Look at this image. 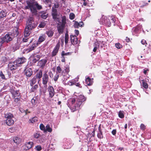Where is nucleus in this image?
Instances as JSON below:
<instances>
[{
	"label": "nucleus",
	"instance_id": "f257e3e1",
	"mask_svg": "<svg viewBox=\"0 0 151 151\" xmlns=\"http://www.w3.org/2000/svg\"><path fill=\"white\" fill-rule=\"evenodd\" d=\"M71 100L70 109L71 112H74L80 108L82 103L86 100V98L84 96L81 95L78 99L73 98Z\"/></svg>",
	"mask_w": 151,
	"mask_h": 151
},
{
	"label": "nucleus",
	"instance_id": "f03ea898",
	"mask_svg": "<svg viewBox=\"0 0 151 151\" xmlns=\"http://www.w3.org/2000/svg\"><path fill=\"white\" fill-rule=\"evenodd\" d=\"M37 26L34 18L32 17H29L26 22V26L24 31V37H26L29 36L31 33V31L35 29Z\"/></svg>",
	"mask_w": 151,
	"mask_h": 151
},
{
	"label": "nucleus",
	"instance_id": "7ed1b4c3",
	"mask_svg": "<svg viewBox=\"0 0 151 151\" xmlns=\"http://www.w3.org/2000/svg\"><path fill=\"white\" fill-rule=\"evenodd\" d=\"M70 71L69 68L68 67H65L64 70H63L60 66L59 65L56 67V73H61V75L65 77Z\"/></svg>",
	"mask_w": 151,
	"mask_h": 151
},
{
	"label": "nucleus",
	"instance_id": "20e7f679",
	"mask_svg": "<svg viewBox=\"0 0 151 151\" xmlns=\"http://www.w3.org/2000/svg\"><path fill=\"white\" fill-rule=\"evenodd\" d=\"M27 6H26L24 7V9L25 10L30 9L32 14H37V11L36 7H35L33 4L29 1L27 2Z\"/></svg>",
	"mask_w": 151,
	"mask_h": 151
},
{
	"label": "nucleus",
	"instance_id": "39448f33",
	"mask_svg": "<svg viewBox=\"0 0 151 151\" xmlns=\"http://www.w3.org/2000/svg\"><path fill=\"white\" fill-rule=\"evenodd\" d=\"M49 78L48 76L46 73H45L42 77V83L45 86H47V83L49 81Z\"/></svg>",
	"mask_w": 151,
	"mask_h": 151
},
{
	"label": "nucleus",
	"instance_id": "423d86ee",
	"mask_svg": "<svg viewBox=\"0 0 151 151\" xmlns=\"http://www.w3.org/2000/svg\"><path fill=\"white\" fill-rule=\"evenodd\" d=\"M60 42H59L57 44L51 52L52 57H53L57 55L60 49Z\"/></svg>",
	"mask_w": 151,
	"mask_h": 151
},
{
	"label": "nucleus",
	"instance_id": "0eeeda50",
	"mask_svg": "<svg viewBox=\"0 0 151 151\" xmlns=\"http://www.w3.org/2000/svg\"><path fill=\"white\" fill-rule=\"evenodd\" d=\"M101 22L102 24L110 27L111 25V22L110 21L109 17L108 18L102 17L101 19Z\"/></svg>",
	"mask_w": 151,
	"mask_h": 151
},
{
	"label": "nucleus",
	"instance_id": "6e6552de",
	"mask_svg": "<svg viewBox=\"0 0 151 151\" xmlns=\"http://www.w3.org/2000/svg\"><path fill=\"white\" fill-rule=\"evenodd\" d=\"M47 91L49 93V97L51 98H53L55 93L53 87L51 86L48 87Z\"/></svg>",
	"mask_w": 151,
	"mask_h": 151
},
{
	"label": "nucleus",
	"instance_id": "1a4fd4ad",
	"mask_svg": "<svg viewBox=\"0 0 151 151\" xmlns=\"http://www.w3.org/2000/svg\"><path fill=\"white\" fill-rule=\"evenodd\" d=\"M8 66L10 69L11 70L17 69L19 67L15 61L10 62L9 63Z\"/></svg>",
	"mask_w": 151,
	"mask_h": 151
},
{
	"label": "nucleus",
	"instance_id": "9d476101",
	"mask_svg": "<svg viewBox=\"0 0 151 151\" xmlns=\"http://www.w3.org/2000/svg\"><path fill=\"white\" fill-rule=\"evenodd\" d=\"M10 33V36H12L13 38L15 37H17L19 35V32L18 31V28L14 27L12 30L9 32Z\"/></svg>",
	"mask_w": 151,
	"mask_h": 151
},
{
	"label": "nucleus",
	"instance_id": "9b49d317",
	"mask_svg": "<svg viewBox=\"0 0 151 151\" xmlns=\"http://www.w3.org/2000/svg\"><path fill=\"white\" fill-rule=\"evenodd\" d=\"M47 59H42L38 62L37 65L42 69L45 66V64L47 62Z\"/></svg>",
	"mask_w": 151,
	"mask_h": 151
},
{
	"label": "nucleus",
	"instance_id": "f8f14e48",
	"mask_svg": "<svg viewBox=\"0 0 151 151\" xmlns=\"http://www.w3.org/2000/svg\"><path fill=\"white\" fill-rule=\"evenodd\" d=\"M70 38L71 42L73 45H76L78 43V38L76 35H70Z\"/></svg>",
	"mask_w": 151,
	"mask_h": 151
},
{
	"label": "nucleus",
	"instance_id": "ddd939ff",
	"mask_svg": "<svg viewBox=\"0 0 151 151\" xmlns=\"http://www.w3.org/2000/svg\"><path fill=\"white\" fill-rule=\"evenodd\" d=\"M26 59L24 57L19 58L15 61L19 67L21 66V64L26 61Z\"/></svg>",
	"mask_w": 151,
	"mask_h": 151
},
{
	"label": "nucleus",
	"instance_id": "4468645a",
	"mask_svg": "<svg viewBox=\"0 0 151 151\" xmlns=\"http://www.w3.org/2000/svg\"><path fill=\"white\" fill-rule=\"evenodd\" d=\"M24 75L28 77H29L32 75L33 72L32 69L30 68H27L24 70Z\"/></svg>",
	"mask_w": 151,
	"mask_h": 151
},
{
	"label": "nucleus",
	"instance_id": "2eb2a0df",
	"mask_svg": "<svg viewBox=\"0 0 151 151\" xmlns=\"http://www.w3.org/2000/svg\"><path fill=\"white\" fill-rule=\"evenodd\" d=\"M13 95L14 98L15 99V101L17 102L20 99V93L19 91H17L15 92Z\"/></svg>",
	"mask_w": 151,
	"mask_h": 151
},
{
	"label": "nucleus",
	"instance_id": "dca6fc26",
	"mask_svg": "<svg viewBox=\"0 0 151 151\" xmlns=\"http://www.w3.org/2000/svg\"><path fill=\"white\" fill-rule=\"evenodd\" d=\"M3 37L5 42L6 43H8L11 41L13 38L12 36H10V33L9 32H8Z\"/></svg>",
	"mask_w": 151,
	"mask_h": 151
},
{
	"label": "nucleus",
	"instance_id": "f3484780",
	"mask_svg": "<svg viewBox=\"0 0 151 151\" xmlns=\"http://www.w3.org/2000/svg\"><path fill=\"white\" fill-rule=\"evenodd\" d=\"M65 27V26L60 24L59 23L57 24V29L59 34H61L63 33Z\"/></svg>",
	"mask_w": 151,
	"mask_h": 151
},
{
	"label": "nucleus",
	"instance_id": "a211bd4d",
	"mask_svg": "<svg viewBox=\"0 0 151 151\" xmlns=\"http://www.w3.org/2000/svg\"><path fill=\"white\" fill-rule=\"evenodd\" d=\"M57 10L56 9H52V16L53 18L54 19V20L57 21L58 22H59V19L57 17L58 14L57 13Z\"/></svg>",
	"mask_w": 151,
	"mask_h": 151
},
{
	"label": "nucleus",
	"instance_id": "6ab92c4d",
	"mask_svg": "<svg viewBox=\"0 0 151 151\" xmlns=\"http://www.w3.org/2000/svg\"><path fill=\"white\" fill-rule=\"evenodd\" d=\"M34 145V143L32 142H26L25 145L26 148L25 149L27 150L32 148Z\"/></svg>",
	"mask_w": 151,
	"mask_h": 151
},
{
	"label": "nucleus",
	"instance_id": "aec40b11",
	"mask_svg": "<svg viewBox=\"0 0 151 151\" xmlns=\"http://www.w3.org/2000/svg\"><path fill=\"white\" fill-rule=\"evenodd\" d=\"M38 44L37 43H33L31 46L29 47L28 48H27L26 50L28 52H29L32 50L35 49V48L38 46Z\"/></svg>",
	"mask_w": 151,
	"mask_h": 151
},
{
	"label": "nucleus",
	"instance_id": "412c9836",
	"mask_svg": "<svg viewBox=\"0 0 151 151\" xmlns=\"http://www.w3.org/2000/svg\"><path fill=\"white\" fill-rule=\"evenodd\" d=\"M93 78L91 79L89 77L86 78L85 80L86 83L89 86L92 85L93 83Z\"/></svg>",
	"mask_w": 151,
	"mask_h": 151
},
{
	"label": "nucleus",
	"instance_id": "4be33fe9",
	"mask_svg": "<svg viewBox=\"0 0 151 151\" xmlns=\"http://www.w3.org/2000/svg\"><path fill=\"white\" fill-rule=\"evenodd\" d=\"M32 87L29 90L30 92H36L38 88V86L37 84L31 86Z\"/></svg>",
	"mask_w": 151,
	"mask_h": 151
},
{
	"label": "nucleus",
	"instance_id": "5701e85b",
	"mask_svg": "<svg viewBox=\"0 0 151 151\" xmlns=\"http://www.w3.org/2000/svg\"><path fill=\"white\" fill-rule=\"evenodd\" d=\"M14 123V120L12 119H6V123L8 126H11L13 125Z\"/></svg>",
	"mask_w": 151,
	"mask_h": 151
},
{
	"label": "nucleus",
	"instance_id": "b1692460",
	"mask_svg": "<svg viewBox=\"0 0 151 151\" xmlns=\"http://www.w3.org/2000/svg\"><path fill=\"white\" fill-rule=\"evenodd\" d=\"M7 12L5 10H3L0 12V19L6 17L7 16Z\"/></svg>",
	"mask_w": 151,
	"mask_h": 151
},
{
	"label": "nucleus",
	"instance_id": "393cba45",
	"mask_svg": "<svg viewBox=\"0 0 151 151\" xmlns=\"http://www.w3.org/2000/svg\"><path fill=\"white\" fill-rule=\"evenodd\" d=\"M20 45L19 43L17 41L14 45L12 46V48L14 51L19 49Z\"/></svg>",
	"mask_w": 151,
	"mask_h": 151
},
{
	"label": "nucleus",
	"instance_id": "a878e982",
	"mask_svg": "<svg viewBox=\"0 0 151 151\" xmlns=\"http://www.w3.org/2000/svg\"><path fill=\"white\" fill-rule=\"evenodd\" d=\"M45 39V38L44 35H42L39 37L38 41L36 42L38 44V45L40 44L41 43L44 41Z\"/></svg>",
	"mask_w": 151,
	"mask_h": 151
},
{
	"label": "nucleus",
	"instance_id": "bb28decb",
	"mask_svg": "<svg viewBox=\"0 0 151 151\" xmlns=\"http://www.w3.org/2000/svg\"><path fill=\"white\" fill-rule=\"evenodd\" d=\"M21 139L20 138L17 137H14L13 138V141L17 145L19 144L21 142Z\"/></svg>",
	"mask_w": 151,
	"mask_h": 151
},
{
	"label": "nucleus",
	"instance_id": "cd10ccee",
	"mask_svg": "<svg viewBox=\"0 0 151 151\" xmlns=\"http://www.w3.org/2000/svg\"><path fill=\"white\" fill-rule=\"evenodd\" d=\"M40 56L39 55H37L34 57V58L32 60V63H36L38 61L40 58Z\"/></svg>",
	"mask_w": 151,
	"mask_h": 151
},
{
	"label": "nucleus",
	"instance_id": "c85d7f7f",
	"mask_svg": "<svg viewBox=\"0 0 151 151\" xmlns=\"http://www.w3.org/2000/svg\"><path fill=\"white\" fill-rule=\"evenodd\" d=\"M46 33L49 37H51L53 35L54 32L52 29H50L46 31Z\"/></svg>",
	"mask_w": 151,
	"mask_h": 151
},
{
	"label": "nucleus",
	"instance_id": "c756f323",
	"mask_svg": "<svg viewBox=\"0 0 151 151\" xmlns=\"http://www.w3.org/2000/svg\"><path fill=\"white\" fill-rule=\"evenodd\" d=\"M61 18V22L60 24L65 26L67 23L66 17L65 16H63Z\"/></svg>",
	"mask_w": 151,
	"mask_h": 151
},
{
	"label": "nucleus",
	"instance_id": "7c9ffc66",
	"mask_svg": "<svg viewBox=\"0 0 151 151\" xmlns=\"http://www.w3.org/2000/svg\"><path fill=\"white\" fill-rule=\"evenodd\" d=\"M42 70H40L37 73L35 76V77H36L37 78H38L40 79L42 77Z\"/></svg>",
	"mask_w": 151,
	"mask_h": 151
},
{
	"label": "nucleus",
	"instance_id": "2f4dec72",
	"mask_svg": "<svg viewBox=\"0 0 151 151\" xmlns=\"http://www.w3.org/2000/svg\"><path fill=\"white\" fill-rule=\"evenodd\" d=\"M37 78L35 77L33 78L30 81V86H32L36 83L37 82Z\"/></svg>",
	"mask_w": 151,
	"mask_h": 151
},
{
	"label": "nucleus",
	"instance_id": "473e14b6",
	"mask_svg": "<svg viewBox=\"0 0 151 151\" xmlns=\"http://www.w3.org/2000/svg\"><path fill=\"white\" fill-rule=\"evenodd\" d=\"M5 117L7 119H11L14 117V116L12 114L9 113L5 114Z\"/></svg>",
	"mask_w": 151,
	"mask_h": 151
},
{
	"label": "nucleus",
	"instance_id": "72a5a7b5",
	"mask_svg": "<svg viewBox=\"0 0 151 151\" xmlns=\"http://www.w3.org/2000/svg\"><path fill=\"white\" fill-rule=\"evenodd\" d=\"M72 54L71 52H67L65 53L64 51H63L61 53V57H65V56H68L71 55Z\"/></svg>",
	"mask_w": 151,
	"mask_h": 151
},
{
	"label": "nucleus",
	"instance_id": "f704fd0d",
	"mask_svg": "<svg viewBox=\"0 0 151 151\" xmlns=\"http://www.w3.org/2000/svg\"><path fill=\"white\" fill-rule=\"evenodd\" d=\"M33 4L35 6V7H36V9L37 10H40L42 8V6L40 5L37 2H36L35 4Z\"/></svg>",
	"mask_w": 151,
	"mask_h": 151
},
{
	"label": "nucleus",
	"instance_id": "c9c22d12",
	"mask_svg": "<svg viewBox=\"0 0 151 151\" xmlns=\"http://www.w3.org/2000/svg\"><path fill=\"white\" fill-rule=\"evenodd\" d=\"M29 121L30 123H33L38 121V118L37 117H35L30 119Z\"/></svg>",
	"mask_w": 151,
	"mask_h": 151
},
{
	"label": "nucleus",
	"instance_id": "e433bc0d",
	"mask_svg": "<svg viewBox=\"0 0 151 151\" xmlns=\"http://www.w3.org/2000/svg\"><path fill=\"white\" fill-rule=\"evenodd\" d=\"M143 87L147 89L148 88V86L147 83L144 80H142Z\"/></svg>",
	"mask_w": 151,
	"mask_h": 151
},
{
	"label": "nucleus",
	"instance_id": "4c0bfd02",
	"mask_svg": "<svg viewBox=\"0 0 151 151\" xmlns=\"http://www.w3.org/2000/svg\"><path fill=\"white\" fill-rule=\"evenodd\" d=\"M69 39V35L67 33L65 34V44H67L68 43V41Z\"/></svg>",
	"mask_w": 151,
	"mask_h": 151
},
{
	"label": "nucleus",
	"instance_id": "58836bf2",
	"mask_svg": "<svg viewBox=\"0 0 151 151\" xmlns=\"http://www.w3.org/2000/svg\"><path fill=\"white\" fill-rule=\"evenodd\" d=\"M48 14L46 12H44L40 15V17L44 19H45L48 17Z\"/></svg>",
	"mask_w": 151,
	"mask_h": 151
},
{
	"label": "nucleus",
	"instance_id": "ea45409f",
	"mask_svg": "<svg viewBox=\"0 0 151 151\" xmlns=\"http://www.w3.org/2000/svg\"><path fill=\"white\" fill-rule=\"evenodd\" d=\"M45 131L46 132L47 131L49 132H51L52 131V129L50 127L49 125H47L46 126Z\"/></svg>",
	"mask_w": 151,
	"mask_h": 151
},
{
	"label": "nucleus",
	"instance_id": "a19ab883",
	"mask_svg": "<svg viewBox=\"0 0 151 151\" xmlns=\"http://www.w3.org/2000/svg\"><path fill=\"white\" fill-rule=\"evenodd\" d=\"M140 5L141 7H143L144 6H147L148 4L145 1H142L140 3Z\"/></svg>",
	"mask_w": 151,
	"mask_h": 151
},
{
	"label": "nucleus",
	"instance_id": "79ce46f5",
	"mask_svg": "<svg viewBox=\"0 0 151 151\" xmlns=\"http://www.w3.org/2000/svg\"><path fill=\"white\" fill-rule=\"evenodd\" d=\"M73 22H74L73 26L75 28H78L79 27H80L79 22H78L77 21L73 20Z\"/></svg>",
	"mask_w": 151,
	"mask_h": 151
},
{
	"label": "nucleus",
	"instance_id": "37998d69",
	"mask_svg": "<svg viewBox=\"0 0 151 151\" xmlns=\"http://www.w3.org/2000/svg\"><path fill=\"white\" fill-rule=\"evenodd\" d=\"M40 129L41 130L43 131L44 133L46 132L45 127L43 124H40Z\"/></svg>",
	"mask_w": 151,
	"mask_h": 151
},
{
	"label": "nucleus",
	"instance_id": "c03bdc74",
	"mask_svg": "<svg viewBox=\"0 0 151 151\" xmlns=\"http://www.w3.org/2000/svg\"><path fill=\"white\" fill-rule=\"evenodd\" d=\"M118 116L119 117L121 118H123L124 117V115L123 111H120L119 112Z\"/></svg>",
	"mask_w": 151,
	"mask_h": 151
},
{
	"label": "nucleus",
	"instance_id": "a18cd8bd",
	"mask_svg": "<svg viewBox=\"0 0 151 151\" xmlns=\"http://www.w3.org/2000/svg\"><path fill=\"white\" fill-rule=\"evenodd\" d=\"M109 19H110V21H111V22L114 23H115V22L116 21V20L114 17L109 16Z\"/></svg>",
	"mask_w": 151,
	"mask_h": 151
},
{
	"label": "nucleus",
	"instance_id": "49530a36",
	"mask_svg": "<svg viewBox=\"0 0 151 151\" xmlns=\"http://www.w3.org/2000/svg\"><path fill=\"white\" fill-rule=\"evenodd\" d=\"M31 102L33 105H35L37 102V101H36V97H34L31 100Z\"/></svg>",
	"mask_w": 151,
	"mask_h": 151
},
{
	"label": "nucleus",
	"instance_id": "de8ad7c7",
	"mask_svg": "<svg viewBox=\"0 0 151 151\" xmlns=\"http://www.w3.org/2000/svg\"><path fill=\"white\" fill-rule=\"evenodd\" d=\"M97 137L99 139L102 138L103 137L102 132H99L97 134Z\"/></svg>",
	"mask_w": 151,
	"mask_h": 151
},
{
	"label": "nucleus",
	"instance_id": "09e8293b",
	"mask_svg": "<svg viewBox=\"0 0 151 151\" xmlns=\"http://www.w3.org/2000/svg\"><path fill=\"white\" fill-rule=\"evenodd\" d=\"M5 42L3 37L0 38V47L1 46L2 44Z\"/></svg>",
	"mask_w": 151,
	"mask_h": 151
},
{
	"label": "nucleus",
	"instance_id": "8fccbe9b",
	"mask_svg": "<svg viewBox=\"0 0 151 151\" xmlns=\"http://www.w3.org/2000/svg\"><path fill=\"white\" fill-rule=\"evenodd\" d=\"M75 17V15L73 13H71L69 15V18L71 20H73Z\"/></svg>",
	"mask_w": 151,
	"mask_h": 151
},
{
	"label": "nucleus",
	"instance_id": "3c124183",
	"mask_svg": "<svg viewBox=\"0 0 151 151\" xmlns=\"http://www.w3.org/2000/svg\"><path fill=\"white\" fill-rule=\"evenodd\" d=\"M45 25L46 23L45 22H41L39 24L38 27L40 28H43Z\"/></svg>",
	"mask_w": 151,
	"mask_h": 151
},
{
	"label": "nucleus",
	"instance_id": "603ef678",
	"mask_svg": "<svg viewBox=\"0 0 151 151\" xmlns=\"http://www.w3.org/2000/svg\"><path fill=\"white\" fill-rule=\"evenodd\" d=\"M116 47L118 49H120L122 47V46L119 43H118L115 44Z\"/></svg>",
	"mask_w": 151,
	"mask_h": 151
},
{
	"label": "nucleus",
	"instance_id": "864d4df0",
	"mask_svg": "<svg viewBox=\"0 0 151 151\" xmlns=\"http://www.w3.org/2000/svg\"><path fill=\"white\" fill-rule=\"evenodd\" d=\"M35 149L37 151H40L42 150V148L41 146L38 145L36 146Z\"/></svg>",
	"mask_w": 151,
	"mask_h": 151
},
{
	"label": "nucleus",
	"instance_id": "5fc2aeb1",
	"mask_svg": "<svg viewBox=\"0 0 151 151\" xmlns=\"http://www.w3.org/2000/svg\"><path fill=\"white\" fill-rule=\"evenodd\" d=\"M0 77H1V78L2 79H6L5 75L3 73L2 71H1L0 72Z\"/></svg>",
	"mask_w": 151,
	"mask_h": 151
},
{
	"label": "nucleus",
	"instance_id": "6e6d98bb",
	"mask_svg": "<svg viewBox=\"0 0 151 151\" xmlns=\"http://www.w3.org/2000/svg\"><path fill=\"white\" fill-rule=\"evenodd\" d=\"M100 43L99 42V41L97 40L96 42H95L94 44V47H96L97 48H99V47Z\"/></svg>",
	"mask_w": 151,
	"mask_h": 151
},
{
	"label": "nucleus",
	"instance_id": "4d7b16f0",
	"mask_svg": "<svg viewBox=\"0 0 151 151\" xmlns=\"http://www.w3.org/2000/svg\"><path fill=\"white\" fill-rule=\"evenodd\" d=\"M146 127L145 125L143 124H142L140 126V129L143 130H144L145 129Z\"/></svg>",
	"mask_w": 151,
	"mask_h": 151
},
{
	"label": "nucleus",
	"instance_id": "13d9d810",
	"mask_svg": "<svg viewBox=\"0 0 151 151\" xmlns=\"http://www.w3.org/2000/svg\"><path fill=\"white\" fill-rule=\"evenodd\" d=\"M83 5L84 6H86L87 5L88 3V0H83Z\"/></svg>",
	"mask_w": 151,
	"mask_h": 151
},
{
	"label": "nucleus",
	"instance_id": "bf43d9fd",
	"mask_svg": "<svg viewBox=\"0 0 151 151\" xmlns=\"http://www.w3.org/2000/svg\"><path fill=\"white\" fill-rule=\"evenodd\" d=\"M141 43L142 45H145V46H146L147 45L146 41L144 39H143L141 40Z\"/></svg>",
	"mask_w": 151,
	"mask_h": 151
},
{
	"label": "nucleus",
	"instance_id": "052dcab7",
	"mask_svg": "<svg viewBox=\"0 0 151 151\" xmlns=\"http://www.w3.org/2000/svg\"><path fill=\"white\" fill-rule=\"evenodd\" d=\"M40 136V134L38 133H35L34 134V138L38 139Z\"/></svg>",
	"mask_w": 151,
	"mask_h": 151
},
{
	"label": "nucleus",
	"instance_id": "680f3d73",
	"mask_svg": "<svg viewBox=\"0 0 151 151\" xmlns=\"http://www.w3.org/2000/svg\"><path fill=\"white\" fill-rule=\"evenodd\" d=\"M2 61L4 63H5L7 61V58L5 56L3 57L2 58Z\"/></svg>",
	"mask_w": 151,
	"mask_h": 151
},
{
	"label": "nucleus",
	"instance_id": "e2e57ef3",
	"mask_svg": "<svg viewBox=\"0 0 151 151\" xmlns=\"http://www.w3.org/2000/svg\"><path fill=\"white\" fill-rule=\"evenodd\" d=\"M59 75H56L54 76V80L55 81H57L59 77Z\"/></svg>",
	"mask_w": 151,
	"mask_h": 151
},
{
	"label": "nucleus",
	"instance_id": "0e129e2a",
	"mask_svg": "<svg viewBox=\"0 0 151 151\" xmlns=\"http://www.w3.org/2000/svg\"><path fill=\"white\" fill-rule=\"evenodd\" d=\"M45 4L49 3L51 2V0H43Z\"/></svg>",
	"mask_w": 151,
	"mask_h": 151
},
{
	"label": "nucleus",
	"instance_id": "69168bd1",
	"mask_svg": "<svg viewBox=\"0 0 151 151\" xmlns=\"http://www.w3.org/2000/svg\"><path fill=\"white\" fill-rule=\"evenodd\" d=\"M116 129H114L112 131L111 133L113 135H115L116 134Z\"/></svg>",
	"mask_w": 151,
	"mask_h": 151
},
{
	"label": "nucleus",
	"instance_id": "338daca9",
	"mask_svg": "<svg viewBox=\"0 0 151 151\" xmlns=\"http://www.w3.org/2000/svg\"><path fill=\"white\" fill-rule=\"evenodd\" d=\"M68 84L70 86H72L74 85V83H73L72 81H69L68 82Z\"/></svg>",
	"mask_w": 151,
	"mask_h": 151
},
{
	"label": "nucleus",
	"instance_id": "774afa93",
	"mask_svg": "<svg viewBox=\"0 0 151 151\" xmlns=\"http://www.w3.org/2000/svg\"><path fill=\"white\" fill-rule=\"evenodd\" d=\"M118 150L120 151H124V148L123 147H119L118 148Z\"/></svg>",
	"mask_w": 151,
	"mask_h": 151
}]
</instances>
